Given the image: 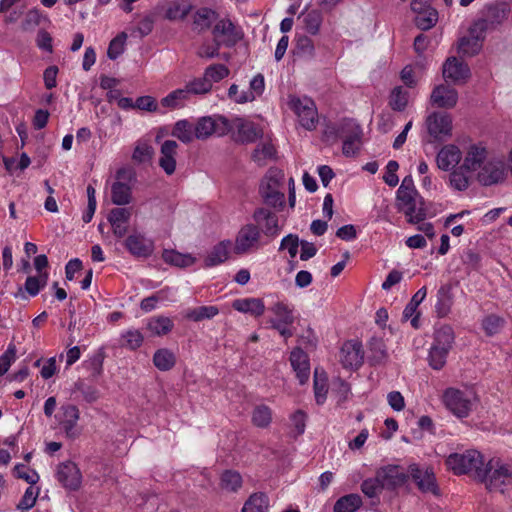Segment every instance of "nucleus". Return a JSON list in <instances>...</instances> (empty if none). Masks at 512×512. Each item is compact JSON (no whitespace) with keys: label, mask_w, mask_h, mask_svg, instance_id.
Wrapping results in <instances>:
<instances>
[{"label":"nucleus","mask_w":512,"mask_h":512,"mask_svg":"<svg viewBox=\"0 0 512 512\" xmlns=\"http://www.w3.org/2000/svg\"><path fill=\"white\" fill-rule=\"evenodd\" d=\"M242 485V477L236 471L227 470L221 476V487L230 492H236Z\"/></svg>","instance_id":"nucleus-46"},{"label":"nucleus","mask_w":512,"mask_h":512,"mask_svg":"<svg viewBox=\"0 0 512 512\" xmlns=\"http://www.w3.org/2000/svg\"><path fill=\"white\" fill-rule=\"evenodd\" d=\"M219 309L216 306H198L185 311V318L194 322L211 319L218 315Z\"/></svg>","instance_id":"nucleus-36"},{"label":"nucleus","mask_w":512,"mask_h":512,"mask_svg":"<svg viewBox=\"0 0 512 512\" xmlns=\"http://www.w3.org/2000/svg\"><path fill=\"white\" fill-rule=\"evenodd\" d=\"M485 38V32L474 31L473 24L469 29V36L460 39L458 44V52L466 55L473 56L481 49V42Z\"/></svg>","instance_id":"nucleus-28"},{"label":"nucleus","mask_w":512,"mask_h":512,"mask_svg":"<svg viewBox=\"0 0 512 512\" xmlns=\"http://www.w3.org/2000/svg\"><path fill=\"white\" fill-rule=\"evenodd\" d=\"M57 479L65 488L77 490L81 484V473L75 463L68 461L59 465Z\"/></svg>","instance_id":"nucleus-21"},{"label":"nucleus","mask_w":512,"mask_h":512,"mask_svg":"<svg viewBox=\"0 0 512 512\" xmlns=\"http://www.w3.org/2000/svg\"><path fill=\"white\" fill-rule=\"evenodd\" d=\"M298 19H301L303 28L311 35H316L320 31L323 22V15L320 10L313 9L302 13Z\"/></svg>","instance_id":"nucleus-32"},{"label":"nucleus","mask_w":512,"mask_h":512,"mask_svg":"<svg viewBox=\"0 0 512 512\" xmlns=\"http://www.w3.org/2000/svg\"><path fill=\"white\" fill-rule=\"evenodd\" d=\"M376 473L381 480L384 489H395L404 485L409 479V474L397 465H388L379 468Z\"/></svg>","instance_id":"nucleus-15"},{"label":"nucleus","mask_w":512,"mask_h":512,"mask_svg":"<svg viewBox=\"0 0 512 512\" xmlns=\"http://www.w3.org/2000/svg\"><path fill=\"white\" fill-rule=\"evenodd\" d=\"M472 397L471 392L448 388L443 394V402L456 417L465 418L472 410Z\"/></svg>","instance_id":"nucleus-6"},{"label":"nucleus","mask_w":512,"mask_h":512,"mask_svg":"<svg viewBox=\"0 0 512 512\" xmlns=\"http://www.w3.org/2000/svg\"><path fill=\"white\" fill-rule=\"evenodd\" d=\"M230 241H221L213 247L204 260L205 267L217 266L228 259Z\"/></svg>","instance_id":"nucleus-31"},{"label":"nucleus","mask_w":512,"mask_h":512,"mask_svg":"<svg viewBox=\"0 0 512 512\" xmlns=\"http://www.w3.org/2000/svg\"><path fill=\"white\" fill-rule=\"evenodd\" d=\"M409 94L408 91L403 90L402 87H395L390 95V106L395 111H403L408 104Z\"/></svg>","instance_id":"nucleus-47"},{"label":"nucleus","mask_w":512,"mask_h":512,"mask_svg":"<svg viewBox=\"0 0 512 512\" xmlns=\"http://www.w3.org/2000/svg\"><path fill=\"white\" fill-rule=\"evenodd\" d=\"M284 174L278 169H269L260 185V194L266 205L281 211L285 205V195L279 190Z\"/></svg>","instance_id":"nucleus-2"},{"label":"nucleus","mask_w":512,"mask_h":512,"mask_svg":"<svg viewBox=\"0 0 512 512\" xmlns=\"http://www.w3.org/2000/svg\"><path fill=\"white\" fill-rule=\"evenodd\" d=\"M461 156V151L457 146L446 145L437 154V165L439 169L447 171L460 162Z\"/></svg>","instance_id":"nucleus-29"},{"label":"nucleus","mask_w":512,"mask_h":512,"mask_svg":"<svg viewBox=\"0 0 512 512\" xmlns=\"http://www.w3.org/2000/svg\"><path fill=\"white\" fill-rule=\"evenodd\" d=\"M430 101L438 108L451 109L457 104L458 92L448 84H439L432 90Z\"/></svg>","instance_id":"nucleus-19"},{"label":"nucleus","mask_w":512,"mask_h":512,"mask_svg":"<svg viewBox=\"0 0 512 512\" xmlns=\"http://www.w3.org/2000/svg\"><path fill=\"white\" fill-rule=\"evenodd\" d=\"M454 342V332L453 329L448 326L444 325L440 327L435 332V338H434V346L440 347V348H446L447 351H449L452 347V344Z\"/></svg>","instance_id":"nucleus-42"},{"label":"nucleus","mask_w":512,"mask_h":512,"mask_svg":"<svg viewBox=\"0 0 512 512\" xmlns=\"http://www.w3.org/2000/svg\"><path fill=\"white\" fill-rule=\"evenodd\" d=\"M75 388L82 393L84 400L88 403H93L99 398V390L94 386L86 384L83 380L77 381Z\"/></svg>","instance_id":"nucleus-60"},{"label":"nucleus","mask_w":512,"mask_h":512,"mask_svg":"<svg viewBox=\"0 0 512 512\" xmlns=\"http://www.w3.org/2000/svg\"><path fill=\"white\" fill-rule=\"evenodd\" d=\"M443 77L454 84L466 83L470 77V69L467 64L456 57L448 58L443 64Z\"/></svg>","instance_id":"nucleus-16"},{"label":"nucleus","mask_w":512,"mask_h":512,"mask_svg":"<svg viewBox=\"0 0 512 512\" xmlns=\"http://www.w3.org/2000/svg\"><path fill=\"white\" fill-rule=\"evenodd\" d=\"M254 226L267 238L277 237L282 229L277 214L266 207L255 209L252 215Z\"/></svg>","instance_id":"nucleus-8"},{"label":"nucleus","mask_w":512,"mask_h":512,"mask_svg":"<svg viewBox=\"0 0 512 512\" xmlns=\"http://www.w3.org/2000/svg\"><path fill=\"white\" fill-rule=\"evenodd\" d=\"M232 131L230 120L224 116L202 117L194 126L195 137L205 140L213 134L224 136Z\"/></svg>","instance_id":"nucleus-5"},{"label":"nucleus","mask_w":512,"mask_h":512,"mask_svg":"<svg viewBox=\"0 0 512 512\" xmlns=\"http://www.w3.org/2000/svg\"><path fill=\"white\" fill-rule=\"evenodd\" d=\"M229 75V69L223 64H213L205 69L204 77L210 84L219 82Z\"/></svg>","instance_id":"nucleus-51"},{"label":"nucleus","mask_w":512,"mask_h":512,"mask_svg":"<svg viewBox=\"0 0 512 512\" xmlns=\"http://www.w3.org/2000/svg\"><path fill=\"white\" fill-rule=\"evenodd\" d=\"M510 6L507 2H495L486 5L481 16L473 23V30L487 32L502 24L508 16Z\"/></svg>","instance_id":"nucleus-4"},{"label":"nucleus","mask_w":512,"mask_h":512,"mask_svg":"<svg viewBox=\"0 0 512 512\" xmlns=\"http://www.w3.org/2000/svg\"><path fill=\"white\" fill-rule=\"evenodd\" d=\"M221 47L220 40H214V44L203 43L197 51V55L200 58L211 59L219 55V49Z\"/></svg>","instance_id":"nucleus-64"},{"label":"nucleus","mask_w":512,"mask_h":512,"mask_svg":"<svg viewBox=\"0 0 512 512\" xmlns=\"http://www.w3.org/2000/svg\"><path fill=\"white\" fill-rule=\"evenodd\" d=\"M162 258L167 264L180 268L189 267L196 262V258L191 254H182L176 250H164Z\"/></svg>","instance_id":"nucleus-34"},{"label":"nucleus","mask_w":512,"mask_h":512,"mask_svg":"<svg viewBox=\"0 0 512 512\" xmlns=\"http://www.w3.org/2000/svg\"><path fill=\"white\" fill-rule=\"evenodd\" d=\"M218 19V13L208 7H200L192 15V30L197 33L207 31Z\"/></svg>","instance_id":"nucleus-27"},{"label":"nucleus","mask_w":512,"mask_h":512,"mask_svg":"<svg viewBox=\"0 0 512 512\" xmlns=\"http://www.w3.org/2000/svg\"><path fill=\"white\" fill-rule=\"evenodd\" d=\"M362 505L358 494H348L339 498L334 505V512H355Z\"/></svg>","instance_id":"nucleus-39"},{"label":"nucleus","mask_w":512,"mask_h":512,"mask_svg":"<svg viewBox=\"0 0 512 512\" xmlns=\"http://www.w3.org/2000/svg\"><path fill=\"white\" fill-rule=\"evenodd\" d=\"M482 471L485 473V477H479V481L485 483L491 491L503 492V488L512 481V470L498 458H492L485 463Z\"/></svg>","instance_id":"nucleus-3"},{"label":"nucleus","mask_w":512,"mask_h":512,"mask_svg":"<svg viewBox=\"0 0 512 512\" xmlns=\"http://www.w3.org/2000/svg\"><path fill=\"white\" fill-rule=\"evenodd\" d=\"M192 6L185 0L175 2L170 5L165 11V18L170 21L182 20L191 11Z\"/></svg>","instance_id":"nucleus-41"},{"label":"nucleus","mask_w":512,"mask_h":512,"mask_svg":"<svg viewBox=\"0 0 512 512\" xmlns=\"http://www.w3.org/2000/svg\"><path fill=\"white\" fill-rule=\"evenodd\" d=\"M290 363L296 373L301 385L305 384L310 377V363L308 355L300 348L290 353Z\"/></svg>","instance_id":"nucleus-24"},{"label":"nucleus","mask_w":512,"mask_h":512,"mask_svg":"<svg viewBox=\"0 0 512 512\" xmlns=\"http://www.w3.org/2000/svg\"><path fill=\"white\" fill-rule=\"evenodd\" d=\"M48 274L45 272L40 274L39 277H28L25 282V289L31 295L35 296L39 293L40 289L47 283Z\"/></svg>","instance_id":"nucleus-59"},{"label":"nucleus","mask_w":512,"mask_h":512,"mask_svg":"<svg viewBox=\"0 0 512 512\" xmlns=\"http://www.w3.org/2000/svg\"><path fill=\"white\" fill-rule=\"evenodd\" d=\"M212 34L214 35V40H219V37L223 36V40H220L221 46L224 45L226 47L234 46L243 38L241 29L237 28L228 18L217 19Z\"/></svg>","instance_id":"nucleus-12"},{"label":"nucleus","mask_w":512,"mask_h":512,"mask_svg":"<svg viewBox=\"0 0 512 512\" xmlns=\"http://www.w3.org/2000/svg\"><path fill=\"white\" fill-rule=\"evenodd\" d=\"M371 360L374 363H381L387 358V351L384 341L381 338H372L369 343Z\"/></svg>","instance_id":"nucleus-52"},{"label":"nucleus","mask_w":512,"mask_h":512,"mask_svg":"<svg viewBox=\"0 0 512 512\" xmlns=\"http://www.w3.org/2000/svg\"><path fill=\"white\" fill-rule=\"evenodd\" d=\"M428 133L434 139L449 136L452 129V120L448 114L434 112L426 119Z\"/></svg>","instance_id":"nucleus-17"},{"label":"nucleus","mask_w":512,"mask_h":512,"mask_svg":"<svg viewBox=\"0 0 512 512\" xmlns=\"http://www.w3.org/2000/svg\"><path fill=\"white\" fill-rule=\"evenodd\" d=\"M485 462L481 453L477 450H467L463 453L450 454L446 459V465L454 474H468L475 479L485 477L482 471Z\"/></svg>","instance_id":"nucleus-1"},{"label":"nucleus","mask_w":512,"mask_h":512,"mask_svg":"<svg viewBox=\"0 0 512 512\" xmlns=\"http://www.w3.org/2000/svg\"><path fill=\"white\" fill-rule=\"evenodd\" d=\"M38 495H39V489H37L35 491L32 487L27 488L23 497L17 504V509H20V510L31 509L35 505Z\"/></svg>","instance_id":"nucleus-63"},{"label":"nucleus","mask_w":512,"mask_h":512,"mask_svg":"<svg viewBox=\"0 0 512 512\" xmlns=\"http://www.w3.org/2000/svg\"><path fill=\"white\" fill-rule=\"evenodd\" d=\"M289 106L297 115L301 126L307 130L316 128L318 114L316 106L310 98L300 99L292 97L289 101Z\"/></svg>","instance_id":"nucleus-9"},{"label":"nucleus","mask_w":512,"mask_h":512,"mask_svg":"<svg viewBox=\"0 0 512 512\" xmlns=\"http://www.w3.org/2000/svg\"><path fill=\"white\" fill-rule=\"evenodd\" d=\"M364 360L362 344L356 340L345 342L340 350V362L344 368L358 369Z\"/></svg>","instance_id":"nucleus-14"},{"label":"nucleus","mask_w":512,"mask_h":512,"mask_svg":"<svg viewBox=\"0 0 512 512\" xmlns=\"http://www.w3.org/2000/svg\"><path fill=\"white\" fill-rule=\"evenodd\" d=\"M189 99L185 89H176L161 99V105L171 110L182 108Z\"/></svg>","instance_id":"nucleus-40"},{"label":"nucleus","mask_w":512,"mask_h":512,"mask_svg":"<svg viewBox=\"0 0 512 512\" xmlns=\"http://www.w3.org/2000/svg\"><path fill=\"white\" fill-rule=\"evenodd\" d=\"M314 392L318 404H322L326 399L328 392L325 373H319L318 369L314 372Z\"/></svg>","instance_id":"nucleus-50"},{"label":"nucleus","mask_w":512,"mask_h":512,"mask_svg":"<svg viewBox=\"0 0 512 512\" xmlns=\"http://www.w3.org/2000/svg\"><path fill=\"white\" fill-rule=\"evenodd\" d=\"M153 363L160 371H168L175 366L176 356L167 348L158 349L154 353Z\"/></svg>","instance_id":"nucleus-35"},{"label":"nucleus","mask_w":512,"mask_h":512,"mask_svg":"<svg viewBox=\"0 0 512 512\" xmlns=\"http://www.w3.org/2000/svg\"><path fill=\"white\" fill-rule=\"evenodd\" d=\"M126 39L127 34L125 32H121L114 39L111 40L107 50V56L111 60H115L124 52Z\"/></svg>","instance_id":"nucleus-54"},{"label":"nucleus","mask_w":512,"mask_h":512,"mask_svg":"<svg viewBox=\"0 0 512 512\" xmlns=\"http://www.w3.org/2000/svg\"><path fill=\"white\" fill-rule=\"evenodd\" d=\"M272 420L271 409L266 405H258L254 408L252 413V422L255 426L260 428L267 427Z\"/></svg>","instance_id":"nucleus-45"},{"label":"nucleus","mask_w":512,"mask_h":512,"mask_svg":"<svg viewBox=\"0 0 512 512\" xmlns=\"http://www.w3.org/2000/svg\"><path fill=\"white\" fill-rule=\"evenodd\" d=\"M232 130H237V136L235 140L240 143H253L257 139L261 138L263 133L262 130L253 122L247 121L242 118H235L230 121Z\"/></svg>","instance_id":"nucleus-20"},{"label":"nucleus","mask_w":512,"mask_h":512,"mask_svg":"<svg viewBox=\"0 0 512 512\" xmlns=\"http://www.w3.org/2000/svg\"><path fill=\"white\" fill-rule=\"evenodd\" d=\"M232 307L242 313H250L253 316H261L265 311V305L260 298H243L236 299L232 303Z\"/></svg>","instance_id":"nucleus-30"},{"label":"nucleus","mask_w":512,"mask_h":512,"mask_svg":"<svg viewBox=\"0 0 512 512\" xmlns=\"http://www.w3.org/2000/svg\"><path fill=\"white\" fill-rule=\"evenodd\" d=\"M125 247L133 256L147 258L153 253L154 243L144 235L135 233L127 237Z\"/></svg>","instance_id":"nucleus-22"},{"label":"nucleus","mask_w":512,"mask_h":512,"mask_svg":"<svg viewBox=\"0 0 512 512\" xmlns=\"http://www.w3.org/2000/svg\"><path fill=\"white\" fill-rule=\"evenodd\" d=\"M399 209L404 212L411 224H418L427 216L425 204L421 199L419 201L416 199L410 205H404Z\"/></svg>","instance_id":"nucleus-33"},{"label":"nucleus","mask_w":512,"mask_h":512,"mask_svg":"<svg viewBox=\"0 0 512 512\" xmlns=\"http://www.w3.org/2000/svg\"><path fill=\"white\" fill-rule=\"evenodd\" d=\"M171 135L183 143H190L195 137L194 126L188 120H179L175 123Z\"/></svg>","instance_id":"nucleus-37"},{"label":"nucleus","mask_w":512,"mask_h":512,"mask_svg":"<svg viewBox=\"0 0 512 512\" xmlns=\"http://www.w3.org/2000/svg\"><path fill=\"white\" fill-rule=\"evenodd\" d=\"M362 129L353 120H346L340 128V137L343 138L342 152L345 156H354L360 149Z\"/></svg>","instance_id":"nucleus-10"},{"label":"nucleus","mask_w":512,"mask_h":512,"mask_svg":"<svg viewBox=\"0 0 512 512\" xmlns=\"http://www.w3.org/2000/svg\"><path fill=\"white\" fill-rule=\"evenodd\" d=\"M269 499L264 493H255L245 502L242 512H267Z\"/></svg>","instance_id":"nucleus-38"},{"label":"nucleus","mask_w":512,"mask_h":512,"mask_svg":"<svg viewBox=\"0 0 512 512\" xmlns=\"http://www.w3.org/2000/svg\"><path fill=\"white\" fill-rule=\"evenodd\" d=\"M449 351L446 348H440L432 345L429 352V364L435 370H440L446 363V357Z\"/></svg>","instance_id":"nucleus-53"},{"label":"nucleus","mask_w":512,"mask_h":512,"mask_svg":"<svg viewBox=\"0 0 512 512\" xmlns=\"http://www.w3.org/2000/svg\"><path fill=\"white\" fill-rule=\"evenodd\" d=\"M503 322V319L499 316L489 315L482 321V327L487 335L492 336L500 331Z\"/></svg>","instance_id":"nucleus-61"},{"label":"nucleus","mask_w":512,"mask_h":512,"mask_svg":"<svg viewBox=\"0 0 512 512\" xmlns=\"http://www.w3.org/2000/svg\"><path fill=\"white\" fill-rule=\"evenodd\" d=\"M438 21V12L436 9H428L426 12H422L421 14H417L414 19L415 25L423 30H429L433 28Z\"/></svg>","instance_id":"nucleus-44"},{"label":"nucleus","mask_w":512,"mask_h":512,"mask_svg":"<svg viewBox=\"0 0 512 512\" xmlns=\"http://www.w3.org/2000/svg\"><path fill=\"white\" fill-rule=\"evenodd\" d=\"M60 410L62 414L60 424L63 427L66 436L71 439L78 437L79 431L76 426L80 418L79 409L73 404H66L62 405Z\"/></svg>","instance_id":"nucleus-23"},{"label":"nucleus","mask_w":512,"mask_h":512,"mask_svg":"<svg viewBox=\"0 0 512 512\" xmlns=\"http://www.w3.org/2000/svg\"><path fill=\"white\" fill-rule=\"evenodd\" d=\"M178 144L174 140H166L160 148L159 166L167 175H172L176 170V155Z\"/></svg>","instance_id":"nucleus-25"},{"label":"nucleus","mask_w":512,"mask_h":512,"mask_svg":"<svg viewBox=\"0 0 512 512\" xmlns=\"http://www.w3.org/2000/svg\"><path fill=\"white\" fill-rule=\"evenodd\" d=\"M274 153L275 149L271 144H262L254 150L252 159L259 165H263L265 160L271 158Z\"/></svg>","instance_id":"nucleus-62"},{"label":"nucleus","mask_w":512,"mask_h":512,"mask_svg":"<svg viewBox=\"0 0 512 512\" xmlns=\"http://www.w3.org/2000/svg\"><path fill=\"white\" fill-rule=\"evenodd\" d=\"M144 337L138 330H128L122 335L121 346L130 350L139 348L143 343Z\"/></svg>","instance_id":"nucleus-56"},{"label":"nucleus","mask_w":512,"mask_h":512,"mask_svg":"<svg viewBox=\"0 0 512 512\" xmlns=\"http://www.w3.org/2000/svg\"><path fill=\"white\" fill-rule=\"evenodd\" d=\"M148 329L156 335H165L173 328V322L168 317L153 318L148 322Z\"/></svg>","instance_id":"nucleus-48"},{"label":"nucleus","mask_w":512,"mask_h":512,"mask_svg":"<svg viewBox=\"0 0 512 512\" xmlns=\"http://www.w3.org/2000/svg\"><path fill=\"white\" fill-rule=\"evenodd\" d=\"M469 171L461 169V165L453 170L449 175L450 185L457 191H464L470 185V177L467 175Z\"/></svg>","instance_id":"nucleus-43"},{"label":"nucleus","mask_w":512,"mask_h":512,"mask_svg":"<svg viewBox=\"0 0 512 512\" xmlns=\"http://www.w3.org/2000/svg\"><path fill=\"white\" fill-rule=\"evenodd\" d=\"M384 487L381 480L378 479V474L375 477L364 480L361 484V491L369 498L378 497L383 491Z\"/></svg>","instance_id":"nucleus-49"},{"label":"nucleus","mask_w":512,"mask_h":512,"mask_svg":"<svg viewBox=\"0 0 512 512\" xmlns=\"http://www.w3.org/2000/svg\"><path fill=\"white\" fill-rule=\"evenodd\" d=\"M487 158V150L485 147L480 145H471L464 157V161L461 164V169H466L469 172H475L480 169Z\"/></svg>","instance_id":"nucleus-26"},{"label":"nucleus","mask_w":512,"mask_h":512,"mask_svg":"<svg viewBox=\"0 0 512 512\" xmlns=\"http://www.w3.org/2000/svg\"><path fill=\"white\" fill-rule=\"evenodd\" d=\"M295 49L298 55L312 57L314 55V43L306 35H299L296 37Z\"/></svg>","instance_id":"nucleus-58"},{"label":"nucleus","mask_w":512,"mask_h":512,"mask_svg":"<svg viewBox=\"0 0 512 512\" xmlns=\"http://www.w3.org/2000/svg\"><path fill=\"white\" fill-rule=\"evenodd\" d=\"M505 168L502 160L491 159L484 163L477 174V180L484 186H490L503 181Z\"/></svg>","instance_id":"nucleus-13"},{"label":"nucleus","mask_w":512,"mask_h":512,"mask_svg":"<svg viewBox=\"0 0 512 512\" xmlns=\"http://www.w3.org/2000/svg\"><path fill=\"white\" fill-rule=\"evenodd\" d=\"M408 474L422 492L438 493L436 479L432 470H423L417 464H411L408 467Z\"/></svg>","instance_id":"nucleus-18"},{"label":"nucleus","mask_w":512,"mask_h":512,"mask_svg":"<svg viewBox=\"0 0 512 512\" xmlns=\"http://www.w3.org/2000/svg\"><path fill=\"white\" fill-rule=\"evenodd\" d=\"M211 88L212 84H210L203 76L202 78H197L187 83L184 89L187 91V95L189 96L190 94L198 95L208 93Z\"/></svg>","instance_id":"nucleus-57"},{"label":"nucleus","mask_w":512,"mask_h":512,"mask_svg":"<svg viewBox=\"0 0 512 512\" xmlns=\"http://www.w3.org/2000/svg\"><path fill=\"white\" fill-rule=\"evenodd\" d=\"M133 173L130 169L121 168L117 171L116 181L111 187V200L115 205H126L131 202V187L126 183L132 180Z\"/></svg>","instance_id":"nucleus-11"},{"label":"nucleus","mask_w":512,"mask_h":512,"mask_svg":"<svg viewBox=\"0 0 512 512\" xmlns=\"http://www.w3.org/2000/svg\"><path fill=\"white\" fill-rule=\"evenodd\" d=\"M271 311L277 317L276 321H281L283 323H293V309L284 302H276L272 307Z\"/></svg>","instance_id":"nucleus-55"},{"label":"nucleus","mask_w":512,"mask_h":512,"mask_svg":"<svg viewBox=\"0 0 512 512\" xmlns=\"http://www.w3.org/2000/svg\"><path fill=\"white\" fill-rule=\"evenodd\" d=\"M262 234L257 226L249 223L241 227L235 239L234 252L238 255L257 251L262 246Z\"/></svg>","instance_id":"nucleus-7"}]
</instances>
